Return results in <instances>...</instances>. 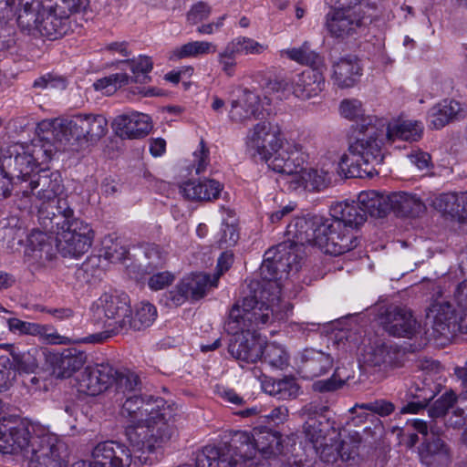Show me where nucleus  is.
<instances>
[{
  "label": "nucleus",
  "instance_id": "37",
  "mask_svg": "<svg viewBox=\"0 0 467 467\" xmlns=\"http://www.w3.org/2000/svg\"><path fill=\"white\" fill-rule=\"evenodd\" d=\"M357 239L356 235H315L314 242L325 254L337 256L355 248Z\"/></svg>",
  "mask_w": 467,
  "mask_h": 467
},
{
  "label": "nucleus",
  "instance_id": "55",
  "mask_svg": "<svg viewBox=\"0 0 467 467\" xmlns=\"http://www.w3.org/2000/svg\"><path fill=\"white\" fill-rule=\"evenodd\" d=\"M456 400L457 397L452 390L444 392L429 408V416L431 419H437L445 416L448 410L452 408Z\"/></svg>",
  "mask_w": 467,
  "mask_h": 467
},
{
  "label": "nucleus",
  "instance_id": "51",
  "mask_svg": "<svg viewBox=\"0 0 467 467\" xmlns=\"http://www.w3.org/2000/svg\"><path fill=\"white\" fill-rule=\"evenodd\" d=\"M141 379L140 376L130 369L117 370L114 376V383L116 391L126 395L130 392H136L141 389Z\"/></svg>",
  "mask_w": 467,
  "mask_h": 467
},
{
  "label": "nucleus",
  "instance_id": "29",
  "mask_svg": "<svg viewBox=\"0 0 467 467\" xmlns=\"http://www.w3.org/2000/svg\"><path fill=\"white\" fill-rule=\"evenodd\" d=\"M254 445L256 454L263 458L275 457L283 452V439L280 432L266 427L253 429Z\"/></svg>",
  "mask_w": 467,
  "mask_h": 467
},
{
  "label": "nucleus",
  "instance_id": "50",
  "mask_svg": "<svg viewBox=\"0 0 467 467\" xmlns=\"http://www.w3.org/2000/svg\"><path fill=\"white\" fill-rule=\"evenodd\" d=\"M398 355L399 350L396 346L382 343L371 348L366 361L373 367H380L381 365L392 366L396 363Z\"/></svg>",
  "mask_w": 467,
  "mask_h": 467
},
{
  "label": "nucleus",
  "instance_id": "14",
  "mask_svg": "<svg viewBox=\"0 0 467 467\" xmlns=\"http://www.w3.org/2000/svg\"><path fill=\"white\" fill-rule=\"evenodd\" d=\"M279 127L270 121L264 120L255 124L248 130L246 136V148L253 157H265L268 150L276 149L282 140Z\"/></svg>",
  "mask_w": 467,
  "mask_h": 467
},
{
  "label": "nucleus",
  "instance_id": "64",
  "mask_svg": "<svg viewBox=\"0 0 467 467\" xmlns=\"http://www.w3.org/2000/svg\"><path fill=\"white\" fill-rule=\"evenodd\" d=\"M175 276L171 272H160L152 275L148 280V285L151 290H161L171 285Z\"/></svg>",
  "mask_w": 467,
  "mask_h": 467
},
{
  "label": "nucleus",
  "instance_id": "45",
  "mask_svg": "<svg viewBox=\"0 0 467 467\" xmlns=\"http://www.w3.org/2000/svg\"><path fill=\"white\" fill-rule=\"evenodd\" d=\"M435 207L444 215L450 216L462 225V218H465L464 208L462 207V194L443 193L434 202Z\"/></svg>",
  "mask_w": 467,
  "mask_h": 467
},
{
  "label": "nucleus",
  "instance_id": "49",
  "mask_svg": "<svg viewBox=\"0 0 467 467\" xmlns=\"http://www.w3.org/2000/svg\"><path fill=\"white\" fill-rule=\"evenodd\" d=\"M99 242L100 257H104L111 263H119L126 259L129 251L126 246L121 244L119 237L113 238V235H103Z\"/></svg>",
  "mask_w": 467,
  "mask_h": 467
},
{
  "label": "nucleus",
  "instance_id": "3",
  "mask_svg": "<svg viewBox=\"0 0 467 467\" xmlns=\"http://www.w3.org/2000/svg\"><path fill=\"white\" fill-rule=\"evenodd\" d=\"M30 142H16L2 149L0 162L6 174L15 176L20 183L27 182L36 168L47 164L58 150L47 127Z\"/></svg>",
  "mask_w": 467,
  "mask_h": 467
},
{
  "label": "nucleus",
  "instance_id": "61",
  "mask_svg": "<svg viewBox=\"0 0 467 467\" xmlns=\"http://www.w3.org/2000/svg\"><path fill=\"white\" fill-rule=\"evenodd\" d=\"M212 13L211 6L205 2H198L193 5L187 13V21L191 25H196L207 19Z\"/></svg>",
  "mask_w": 467,
  "mask_h": 467
},
{
  "label": "nucleus",
  "instance_id": "12",
  "mask_svg": "<svg viewBox=\"0 0 467 467\" xmlns=\"http://www.w3.org/2000/svg\"><path fill=\"white\" fill-rule=\"evenodd\" d=\"M259 159L265 161L272 171L286 175L287 181L295 177L305 162L302 146L294 142H284L283 140L276 149L268 150L265 157Z\"/></svg>",
  "mask_w": 467,
  "mask_h": 467
},
{
  "label": "nucleus",
  "instance_id": "25",
  "mask_svg": "<svg viewBox=\"0 0 467 467\" xmlns=\"http://www.w3.org/2000/svg\"><path fill=\"white\" fill-rule=\"evenodd\" d=\"M112 125L119 137L128 139L144 137L151 130L150 118L139 112L119 115L115 118Z\"/></svg>",
  "mask_w": 467,
  "mask_h": 467
},
{
  "label": "nucleus",
  "instance_id": "34",
  "mask_svg": "<svg viewBox=\"0 0 467 467\" xmlns=\"http://www.w3.org/2000/svg\"><path fill=\"white\" fill-rule=\"evenodd\" d=\"M422 133L423 125L421 122L399 119L389 123L384 135L391 141L400 140L412 142L419 140Z\"/></svg>",
  "mask_w": 467,
  "mask_h": 467
},
{
  "label": "nucleus",
  "instance_id": "10",
  "mask_svg": "<svg viewBox=\"0 0 467 467\" xmlns=\"http://www.w3.org/2000/svg\"><path fill=\"white\" fill-rule=\"evenodd\" d=\"M131 309L128 296L103 294L98 300L96 314L103 322L108 333L127 331V319Z\"/></svg>",
  "mask_w": 467,
  "mask_h": 467
},
{
  "label": "nucleus",
  "instance_id": "52",
  "mask_svg": "<svg viewBox=\"0 0 467 467\" xmlns=\"http://www.w3.org/2000/svg\"><path fill=\"white\" fill-rule=\"evenodd\" d=\"M264 361L275 368L284 369L289 364V355L285 348L275 342L267 343L263 348Z\"/></svg>",
  "mask_w": 467,
  "mask_h": 467
},
{
  "label": "nucleus",
  "instance_id": "1",
  "mask_svg": "<svg viewBox=\"0 0 467 467\" xmlns=\"http://www.w3.org/2000/svg\"><path fill=\"white\" fill-rule=\"evenodd\" d=\"M304 244L282 242L265 253L261 275L268 283L256 295L235 303L224 323V330L233 337L229 354L240 363H255L262 358L263 345L254 336L256 329L285 321L292 306L281 299V281L297 274L304 260Z\"/></svg>",
  "mask_w": 467,
  "mask_h": 467
},
{
  "label": "nucleus",
  "instance_id": "48",
  "mask_svg": "<svg viewBox=\"0 0 467 467\" xmlns=\"http://www.w3.org/2000/svg\"><path fill=\"white\" fill-rule=\"evenodd\" d=\"M281 54L290 60L309 66V67H324L322 57L317 52L310 49L307 42H305L300 47L282 50Z\"/></svg>",
  "mask_w": 467,
  "mask_h": 467
},
{
  "label": "nucleus",
  "instance_id": "41",
  "mask_svg": "<svg viewBox=\"0 0 467 467\" xmlns=\"http://www.w3.org/2000/svg\"><path fill=\"white\" fill-rule=\"evenodd\" d=\"M339 431L336 420L332 418H310L305 420L303 425V431L308 441L312 443H318L331 431L336 432Z\"/></svg>",
  "mask_w": 467,
  "mask_h": 467
},
{
  "label": "nucleus",
  "instance_id": "11",
  "mask_svg": "<svg viewBox=\"0 0 467 467\" xmlns=\"http://www.w3.org/2000/svg\"><path fill=\"white\" fill-rule=\"evenodd\" d=\"M26 187H21L20 191L23 197L35 195L42 202L38 212L41 208L48 211V207L52 210L56 206H52L53 202L57 203L58 198L64 191L61 175L58 171H50L47 169H42L38 173L34 174L29 180Z\"/></svg>",
  "mask_w": 467,
  "mask_h": 467
},
{
  "label": "nucleus",
  "instance_id": "31",
  "mask_svg": "<svg viewBox=\"0 0 467 467\" xmlns=\"http://www.w3.org/2000/svg\"><path fill=\"white\" fill-rule=\"evenodd\" d=\"M87 361L85 352L77 348L64 349L51 358L54 371L59 378H69L79 370Z\"/></svg>",
  "mask_w": 467,
  "mask_h": 467
},
{
  "label": "nucleus",
  "instance_id": "22",
  "mask_svg": "<svg viewBox=\"0 0 467 467\" xmlns=\"http://www.w3.org/2000/svg\"><path fill=\"white\" fill-rule=\"evenodd\" d=\"M220 445L227 458L234 461V466L240 462L252 460L256 456L253 431H234L231 432L229 441H223Z\"/></svg>",
  "mask_w": 467,
  "mask_h": 467
},
{
  "label": "nucleus",
  "instance_id": "8",
  "mask_svg": "<svg viewBox=\"0 0 467 467\" xmlns=\"http://www.w3.org/2000/svg\"><path fill=\"white\" fill-rule=\"evenodd\" d=\"M54 211H39V223L42 229H33L31 234H93L90 225L74 217V211L67 200H57Z\"/></svg>",
  "mask_w": 467,
  "mask_h": 467
},
{
  "label": "nucleus",
  "instance_id": "7",
  "mask_svg": "<svg viewBox=\"0 0 467 467\" xmlns=\"http://www.w3.org/2000/svg\"><path fill=\"white\" fill-rule=\"evenodd\" d=\"M33 435L25 457L27 467H63L67 466V447L57 434L44 429L36 430L31 426Z\"/></svg>",
  "mask_w": 467,
  "mask_h": 467
},
{
  "label": "nucleus",
  "instance_id": "16",
  "mask_svg": "<svg viewBox=\"0 0 467 467\" xmlns=\"http://www.w3.org/2000/svg\"><path fill=\"white\" fill-rule=\"evenodd\" d=\"M116 369L109 364H96L88 366L78 379L79 391L90 396L99 395L114 383Z\"/></svg>",
  "mask_w": 467,
  "mask_h": 467
},
{
  "label": "nucleus",
  "instance_id": "35",
  "mask_svg": "<svg viewBox=\"0 0 467 467\" xmlns=\"http://www.w3.org/2000/svg\"><path fill=\"white\" fill-rule=\"evenodd\" d=\"M360 209L371 217L382 218L391 211L390 194H382L376 191L362 192L358 197Z\"/></svg>",
  "mask_w": 467,
  "mask_h": 467
},
{
  "label": "nucleus",
  "instance_id": "38",
  "mask_svg": "<svg viewBox=\"0 0 467 467\" xmlns=\"http://www.w3.org/2000/svg\"><path fill=\"white\" fill-rule=\"evenodd\" d=\"M462 114L461 104L453 99H444L434 106L430 112V125L440 130L450 122L459 119Z\"/></svg>",
  "mask_w": 467,
  "mask_h": 467
},
{
  "label": "nucleus",
  "instance_id": "36",
  "mask_svg": "<svg viewBox=\"0 0 467 467\" xmlns=\"http://www.w3.org/2000/svg\"><path fill=\"white\" fill-rule=\"evenodd\" d=\"M433 316V331L441 336L448 337L457 330L455 309L450 303L433 305L431 310Z\"/></svg>",
  "mask_w": 467,
  "mask_h": 467
},
{
  "label": "nucleus",
  "instance_id": "47",
  "mask_svg": "<svg viewBox=\"0 0 467 467\" xmlns=\"http://www.w3.org/2000/svg\"><path fill=\"white\" fill-rule=\"evenodd\" d=\"M216 47L207 41H192L173 49L169 58L178 60L186 57H196L202 55L214 53Z\"/></svg>",
  "mask_w": 467,
  "mask_h": 467
},
{
  "label": "nucleus",
  "instance_id": "4",
  "mask_svg": "<svg viewBox=\"0 0 467 467\" xmlns=\"http://www.w3.org/2000/svg\"><path fill=\"white\" fill-rule=\"evenodd\" d=\"M359 125L361 138L349 144L348 152L340 158V169L348 177H373L378 174L377 167L381 165L384 159L382 140L384 130L377 126L376 118H367Z\"/></svg>",
  "mask_w": 467,
  "mask_h": 467
},
{
  "label": "nucleus",
  "instance_id": "56",
  "mask_svg": "<svg viewBox=\"0 0 467 467\" xmlns=\"http://www.w3.org/2000/svg\"><path fill=\"white\" fill-rule=\"evenodd\" d=\"M237 55H257L264 52L265 47L259 42L245 36H239L228 43Z\"/></svg>",
  "mask_w": 467,
  "mask_h": 467
},
{
  "label": "nucleus",
  "instance_id": "23",
  "mask_svg": "<svg viewBox=\"0 0 467 467\" xmlns=\"http://www.w3.org/2000/svg\"><path fill=\"white\" fill-rule=\"evenodd\" d=\"M323 67H309L292 79L293 94L301 99H309L317 96L325 87Z\"/></svg>",
  "mask_w": 467,
  "mask_h": 467
},
{
  "label": "nucleus",
  "instance_id": "33",
  "mask_svg": "<svg viewBox=\"0 0 467 467\" xmlns=\"http://www.w3.org/2000/svg\"><path fill=\"white\" fill-rule=\"evenodd\" d=\"M391 212L398 217H419L426 211L424 202L416 195L405 192L390 193Z\"/></svg>",
  "mask_w": 467,
  "mask_h": 467
},
{
  "label": "nucleus",
  "instance_id": "2",
  "mask_svg": "<svg viewBox=\"0 0 467 467\" xmlns=\"http://www.w3.org/2000/svg\"><path fill=\"white\" fill-rule=\"evenodd\" d=\"M121 414L132 423L125 429L132 451L140 453L138 458L142 463L151 464L154 459L145 454H157L175 435L171 408L164 406L162 399L150 402L134 394L126 398Z\"/></svg>",
  "mask_w": 467,
  "mask_h": 467
},
{
  "label": "nucleus",
  "instance_id": "19",
  "mask_svg": "<svg viewBox=\"0 0 467 467\" xmlns=\"http://www.w3.org/2000/svg\"><path fill=\"white\" fill-rule=\"evenodd\" d=\"M70 30L69 13L64 9H59L51 3V0H48L42 14L36 34H40L49 40H56L66 36Z\"/></svg>",
  "mask_w": 467,
  "mask_h": 467
},
{
  "label": "nucleus",
  "instance_id": "44",
  "mask_svg": "<svg viewBox=\"0 0 467 467\" xmlns=\"http://www.w3.org/2000/svg\"><path fill=\"white\" fill-rule=\"evenodd\" d=\"M8 347L11 348L14 367L19 372L34 373L36 370L42 355L40 349L32 348L27 351L21 352L14 345H8Z\"/></svg>",
  "mask_w": 467,
  "mask_h": 467
},
{
  "label": "nucleus",
  "instance_id": "46",
  "mask_svg": "<svg viewBox=\"0 0 467 467\" xmlns=\"http://www.w3.org/2000/svg\"><path fill=\"white\" fill-rule=\"evenodd\" d=\"M157 317L156 307L150 303L141 302L137 306L135 315L129 316L127 319V330H143L150 327Z\"/></svg>",
  "mask_w": 467,
  "mask_h": 467
},
{
  "label": "nucleus",
  "instance_id": "6",
  "mask_svg": "<svg viewBox=\"0 0 467 467\" xmlns=\"http://www.w3.org/2000/svg\"><path fill=\"white\" fill-rule=\"evenodd\" d=\"M42 127L48 128L56 144L71 139L96 142L107 133L108 120L100 114H78L67 119L43 121Z\"/></svg>",
  "mask_w": 467,
  "mask_h": 467
},
{
  "label": "nucleus",
  "instance_id": "20",
  "mask_svg": "<svg viewBox=\"0 0 467 467\" xmlns=\"http://www.w3.org/2000/svg\"><path fill=\"white\" fill-rule=\"evenodd\" d=\"M381 323L386 332L399 337L412 338L420 327L410 309L398 306L389 309Z\"/></svg>",
  "mask_w": 467,
  "mask_h": 467
},
{
  "label": "nucleus",
  "instance_id": "32",
  "mask_svg": "<svg viewBox=\"0 0 467 467\" xmlns=\"http://www.w3.org/2000/svg\"><path fill=\"white\" fill-rule=\"evenodd\" d=\"M223 185L216 180L188 181L181 186V193L191 201H212L219 198Z\"/></svg>",
  "mask_w": 467,
  "mask_h": 467
},
{
  "label": "nucleus",
  "instance_id": "18",
  "mask_svg": "<svg viewBox=\"0 0 467 467\" xmlns=\"http://www.w3.org/2000/svg\"><path fill=\"white\" fill-rule=\"evenodd\" d=\"M366 20L356 9H338L327 15L326 26L332 36L345 38L364 26Z\"/></svg>",
  "mask_w": 467,
  "mask_h": 467
},
{
  "label": "nucleus",
  "instance_id": "30",
  "mask_svg": "<svg viewBox=\"0 0 467 467\" xmlns=\"http://www.w3.org/2000/svg\"><path fill=\"white\" fill-rule=\"evenodd\" d=\"M332 67V79L339 88L354 87L361 76V67L354 56L339 58Z\"/></svg>",
  "mask_w": 467,
  "mask_h": 467
},
{
  "label": "nucleus",
  "instance_id": "9",
  "mask_svg": "<svg viewBox=\"0 0 467 467\" xmlns=\"http://www.w3.org/2000/svg\"><path fill=\"white\" fill-rule=\"evenodd\" d=\"M411 426L423 436L419 447L420 462L428 467L447 466L451 462V449L441 438V430L432 423L428 425L426 421L420 419L412 420Z\"/></svg>",
  "mask_w": 467,
  "mask_h": 467
},
{
  "label": "nucleus",
  "instance_id": "40",
  "mask_svg": "<svg viewBox=\"0 0 467 467\" xmlns=\"http://www.w3.org/2000/svg\"><path fill=\"white\" fill-rule=\"evenodd\" d=\"M234 461L227 458L221 445H206L197 451L195 467H234Z\"/></svg>",
  "mask_w": 467,
  "mask_h": 467
},
{
  "label": "nucleus",
  "instance_id": "13",
  "mask_svg": "<svg viewBox=\"0 0 467 467\" xmlns=\"http://www.w3.org/2000/svg\"><path fill=\"white\" fill-rule=\"evenodd\" d=\"M56 235H26L25 260L33 271L52 268L57 259Z\"/></svg>",
  "mask_w": 467,
  "mask_h": 467
},
{
  "label": "nucleus",
  "instance_id": "63",
  "mask_svg": "<svg viewBox=\"0 0 467 467\" xmlns=\"http://www.w3.org/2000/svg\"><path fill=\"white\" fill-rule=\"evenodd\" d=\"M329 411V408L327 405H323L318 401H311L305 405L302 410V415L306 419L316 418H329L327 413Z\"/></svg>",
  "mask_w": 467,
  "mask_h": 467
},
{
  "label": "nucleus",
  "instance_id": "62",
  "mask_svg": "<svg viewBox=\"0 0 467 467\" xmlns=\"http://www.w3.org/2000/svg\"><path fill=\"white\" fill-rule=\"evenodd\" d=\"M144 254L153 267L162 266L167 259V253L156 244H147Z\"/></svg>",
  "mask_w": 467,
  "mask_h": 467
},
{
  "label": "nucleus",
  "instance_id": "15",
  "mask_svg": "<svg viewBox=\"0 0 467 467\" xmlns=\"http://www.w3.org/2000/svg\"><path fill=\"white\" fill-rule=\"evenodd\" d=\"M32 435L30 427L25 423L4 419L0 421V452L25 456Z\"/></svg>",
  "mask_w": 467,
  "mask_h": 467
},
{
  "label": "nucleus",
  "instance_id": "5",
  "mask_svg": "<svg viewBox=\"0 0 467 467\" xmlns=\"http://www.w3.org/2000/svg\"><path fill=\"white\" fill-rule=\"evenodd\" d=\"M366 220L358 202H341L330 207V217L318 214L295 217L284 234H337L343 229L358 230Z\"/></svg>",
  "mask_w": 467,
  "mask_h": 467
},
{
  "label": "nucleus",
  "instance_id": "59",
  "mask_svg": "<svg viewBox=\"0 0 467 467\" xmlns=\"http://www.w3.org/2000/svg\"><path fill=\"white\" fill-rule=\"evenodd\" d=\"M123 63L128 64L131 72L134 74V81H140L139 79L140 75L142 74L143 78H146V74L150 72L152 69V61L150 57L146 56H140L138 59H128L123 61Z\"/></svg>",
  "mask_w": 467,
  "mask_h": 467
},
{
  "label": "nucleus",
  "instance_id": "26",
  "mask_svg": "<svg viewBox=\"0 0 467 467\" xmlns=\"http://www.w3.org/2000/svg\"><path fill=\"white\" fill-rule=\"evenodd\" d=\"M47 2L48 0H18L17 25L22 31L36 35Z\"/></svg>",
  "mask_w": 467,
  "mask_h": 467
},
{
  "label": "nucleus",
  "instance_id": "27",
  "mask_svg": "<svg viewBox=\"0 0 467 467\" xmlns=\"http://www.w3.org/2000/svg\"><path fill=\"white\" fill-rule=\"evenodd\" d=\"M287 183L292 190L303 188L308 192H320L329 187L331 175L324 170L306 169L301 165L300 171Z\"/></svg>",
  "mask_w": 467,
  "mask_h": 467
},
{
  "label": "nucleus",
  "instance_id": "60",
  "mask_svg": "<svg viewBox=\"0 0 467 467\" xmlns=\"http://www.w3.org/2000/svg\"><path fill=\"white\" fill-rule=\"evenodd\" d=\"M15 378L13 364L8 357H0V391L6 389L11 385V381ZM3 408V402L0 400V411Z\"/></svg>",
  "mask_w": 467,
  "mask_h": 467
},
{
  "label": "nucleus",
  "instance_id": "39",
  "mask_svg": "<svg viewBox=\"0 0 467 467\" xmlns=\"http://www.w3.org/2000/svg\"><path fill=\"white\" fill-rule=\"evenodd\" d=\"M57 249L63 257L78 258L87 253L92 244L91 235H56Z\"/></svg>",
  "mask_w": 467,
  "mask_h": 467
},
{
  "label": "nucleus",
  "instance_id": "43",
  "mask_svg": "<svg viewBox=\"0 0 467 467\" xmlns=\"http://www.w3.org/2000/svg\"><path fill=\"white\" fill-rule=\"evenodd\" d=\"M262 389L265 392L278 400H289L297 396L299 386L294 378H284L282 379L262 380Z\"/></svg>",
  "mask_w": 467,
  "mask_h": 467
},
{
  "label": "nucleus",
  "instance_id": "53",
  "mask_svg": "<svg viewBox=\"0 0 467 467\" xmlns=\"http://www.w3.org/2000/svg\"><path fill=\"white\" fill-rule=\"evenodd\" d=\"M340 114L345 119L357 121V129L359 130L361 123L367 124L363 121L367 118H374L373 116L365 115L361 101L357 99H346L340 102L339 106Z\"/></svg>",
  "mask_w": 467,
  "mask_h": 467
},
{
  "label": "nucleus",
  "instance_id": "54",
  "mask_svg": "<svg viewBox=\"0 0 467 467\" xmlns=\"http://www.w3.org/2000/svg\"><path fill=\"white\" fill-rule=\"evenodd\" d=\"M349 378V376H343L340 368H337L330 378L315 381L312 388L315 391L321 393L332 392L340 389Z\"/></svg>",
  "mask_w": 467,
  "mask_h": 467
},
{
  "label": "nucleus",
  "instance_id": "28",
  "mask_svg": "<svg viewBox=\"0 0 467 467\" xmlns=\"http://www.w3.org/2000/svg\"><path fill=\"white\" fill-rule=\"evenodd\" d=\"M300 371L303 377L314 379L327 373L333 367V358L321 350L306 348L301 354Z\"/></svg>",
  "mask_w": 467,
  "mask_h": 467
},
{
  "label": "nucleus",
  "instance_id": "21",
  "mask_svg": "<svg viewBox=\"0 0 467 467\" xmlns=\"http://www.w3.org/2000/svg\"><path fill=\"white\" fill-rule=\"evenodd\" d=\"M263 114V107L259 95L244 88L242 96L231 102L229 118L235 123H246L259 119Z\"/></svg>",
  "mask_w": 467,
  "mask_h": 467
},
{
  "label": "nucleus",
  "instance_id": "42",
  "mask_svg": "<svg viewBox=\"0 0 467 467\" xmlns=\"http://www.w3.org/2000/svg\"><path fill=\"white\" fill-rule=\"evenodd\" d=\"M190 300L196 301L206 294L207 287L216 286V279H211L209 275L202 273L190 274L180 280Z\"/></svg>",
  "mask_w": 467,
  "mask_h": 467
},
{
  "label": "nucleus",
  "instance_id": "17",
  "mask_svg": "<svg viewBox=\"0 0 467 467\" xmlns=\"http://www.w3.org/2000/svg\"><path fill=\"white\" fill-rule=\"evenodd\" d=\"M91 459L95 467H130L131 451L121 442L105 441L92 449Z\"/></svg>",
  "mask_w": 467,
  "mask_h": 467
},
{
  "label": "nucleus",
  "instance_id": "24",
  "mask_svg": "<svg viewBox=\"0 0 467 467\" xmlns=\"http://www.w3.org/2000/svg\"><path fill=\"white\" fill-rule=\"evenodd\" d=\"M10 332L17 335H29L38 337L46 344H64L65 338L57 330L48 325L23 321L19 318L11 317L6 320Z\"/></svg>",
  "mask_w": 467,
  "mask_h": 467
},
{
  "label": "nucleus",
  "instance_id": "58",
  "mask_svg": "<svg viewBox=\"0 0 467 467\" xmlns=\"http://www.w3.org/2000/svg\"><path fill=\"white\" fill-rule=\"evenodd\" d=\"M237 54L234 52L229 44L218 54V62L222 67V70L228 76L232 77L234 74V68L236 67Z\"/></svg>",
  "mask_w": 467,
  "mask_h": 467
},
{
  "label": "nucleus",
  "instance_id": "57",
  "mask_svg": "<svg viewBox=\"0 0 467 467\" xmlns=\"http://www.w3.org/2000/svg\"><path fill=\"white\" fill-rule=\"evenodd\" d=\"M67 86V80L65 77L54 73H47L37 78L34 83L35 88H53L63 90Z\"/></svg>",
  "mask_w": 467,
  "mask_h": 467
}]
</instances>
